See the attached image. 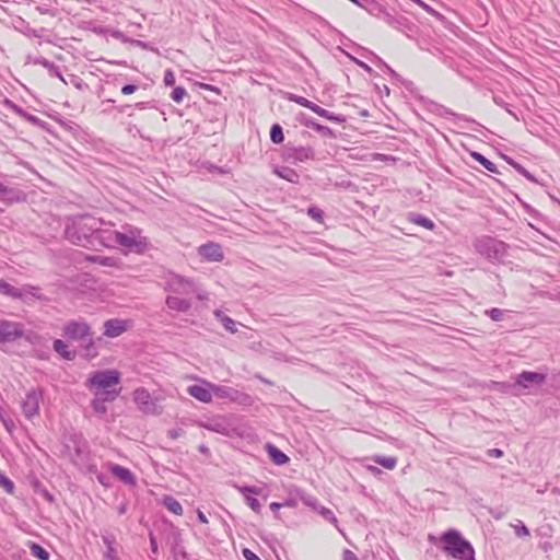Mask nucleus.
Listing matches in <instances>:
<instances>
[{
	"mask_svg": "<svg viewBox=\"0 0 560 560\" xmlns=\"http://www.w3.org/2000/svg\"><path fill=\"white\" fill-rule=\"evenodd\" d=\"M85 388L92 392V408L95 412H107L106 402L116 400L121 393L119 387V372L117 370L94 371L85 378Z\"/></svg>",
	"mask_w": 560,
	"mask_h": 560,
	"instance_id": "nucleus-1",
	"label": "nucleus"
},
{
	"mask_svg": "<svg viewBox=\"0 0 560 560\" xmlns=\"http://www.w3.org/2000/svg\"><path fill=\"white\" fill-rule=\"evenodd\" d=\"M103 225L104 222L94 217L74 218L67 223L65 236L71 243L83 247L94 245V241H100L103 244V236L106 234Z\"/></svg>",
	"mask_w": 560,
	"mask_h": 560,
	"instance_id": "nucleus-2",
	"label": "nucleus"
},
{
	"mask_svg": "<svg viewBox=\"0 0 560 560\" xmlns=\"http://www.w3.org/2000/svg\"><path fill=\"white\" fill-rule=\"evenodd\" d=\"M103 236V245L112 247L115 244L136 253H144L149 246V240L142 235V230L133 225H125L122 231L106 230Z\"/></svg>",
	"mask_w": 560,
	"mask_h": 560,
	"instance_id": "nucleus-3",
	"label": "nucleus"
},
{
	"mask_svg": "<svg viewBox=\"0 0 560 560\" xmlns=\"http://www.w3.org/2000/svg\"><path fill=\"white\" fill-rule=\"evenodd\" d=\"M443 541V550L446 555L457 560H471L472 559V547L465 540L460 534L455 529L446 530L441 536Z\"/></svg>",
	"mask_w": 560,
	"mask_h": 560,
	"instance_id": "nucleus-4",
	"label": "nucleus"
},
{
	"mask_svg": "<svg viewBox=\"0 0 560 560\" xmlns=\"http://www.w3.org/2000/svg\"><path fill=\"white\" fill-rule=\"evenodd\" d=\"M476 250L491 262H502L506 256V244L492 237H482L475 243Z\"/></svg>",
	"mask_w": 560,
	"mask_h": 560,
	"instance_id": "nucleus-5",
	"label": "nucleus"
},
{
	"mask_svg": "<svg viewBox=\"0 0 560 560\" xmlns=\"http://www.w3.org/2000/svg\"><path fill=\"white\" fill-rule=\"evenodd\" d=\"M63 336L73 341L86 340L91 336V328L83 319L70 320L63 325Z\"/></svg>",
	"mask_w": 560,
	"mask_h": 560,
	"instance_id": "nucleus-6",
	"label": "nucleus"
},
{
	"mask_svg": "<svg viewBox=\"0 0 560 560\" xmlns=\"http://www.w3.org/2000/svg\"><path fill=\"white\" fill-rule=\"evenodd\" d=\"M166 289L173 294H191L196 292V283L178 275H171L166 281Z\"/></svg>",
	"mask_w": 560,
	"mask_h": 560,
	"instance_id": "nucleus-7",
	"label": "nucleus"
},
{
	"mask_svg": "<svg viewBox=\"0 0 560 560\" xmlns=\"http://www.w3.org/2000/svg\"><path fill=\"white\" fill-rule=\"evenodd\" d=\"M24 335V326L21 323L0 319V342H12L22 338Z\"/></svg>",
	"mask_w": 560,
	"mask_h": 560,
	"instance_id": "nucleus-8",
	"label": "nucleus"
},
{
	"mask_svg": "<svg viewBox=\"0 0 560 560\" xmlns=\"http://www.w3.org/2000/svg\"><path fill=\"white\" fill-rule=\"evenodd\" d=\"M35 63L40 65L44 68H46L51 75L57 77L65 84H72L78 90H82L83 86H84V83H83L82 79H80L78 75L70 74V75H68V78H65L62 75V73L60 72L59 68L54 62H51V61H49V60H47L45 58L36 59Z\"/></svg>",
	"mask_w": 560,
	"mask_h": 560,
	"instance_id": "nucleus-9",
	"label": "nucleus"
},
{
	"mask_svg": "<svg viewBox=\"0 0 560 560\" xmlns=\"http://www.w3.org/2000/svg\"><path fill=\"white\" fill-rule=\"evenodd\" d=\"M42 395L37 390H32L26 394L23 400V413L26 419L32 420L38 416V409L40 408Z\"/></svg>",
	"mask_w": 560,
	"mask_h": 560,
	"instance_id": "nucleus-10",
	"label": "nucleus"
},
{
	"mask_svg": "<svg viewBox=\"0 0 560 560\" xmlns=\"http://www.w3.org/2000/svg\"><path fill=\"white\" fill-rule=\"evenodd\" d=\"M210 384L206 380H199L198 384L188 385L187 393L190 397L197 399L203 404H210L211 401V389Z\"/></svg>",
	"mask_w": 560,
	"mask_h": 560,
	"instance_id": "nucleus-11",
	"label": "nucleus"
},
{
	"mask_svg": "<svg viewBox=\"0 0 560 560\" xmlns=\"http://www.w3.org/2000/svg\"><path fill=\"white\" fill-rule=\"evenodd\" d=\"M198 253L201 257L209 261L219 262L224 259L222 247L218 243L209 242L203 244L198 248Z\"/></svg>",
	"mask_w": 560,
	"mask_h": 560,
	"instance_id": "nucleus-12",
	"label": "nucleus"
},
{
	"mask_svg": "<svg viewBox=\"0 0 560 560\" xmlns=\"http://www.w3.org/2000/svg\"><path fill=\"white\" fill-rule=\"evenodd\" d=\"M380 18L386 24H388L389 26H392V27H394V28H396L398 31H404L405 28H408V30L410 28V26H409L410 22L404 15L392 13V12H388L386 10H381Z\"/></svg>",
	"mask_w": 560,
	"mask_h": 560,
	"instance_id": "nucleus-13",
	"label": "nucleus"
},
{
	"mask_svg": "<svg viewBox=\"0 0 560 560\" xmlns=\"http://www.w3.org/2000/svg\"><path fill=\"white\" fill-rule=\"evenodd\" d=\"M545 375L537 372H523L518 374L517 381H515V386L529 388L533 386H539L544 384Z\"/></svg>",
	"mask_w": 560,
	"mask_h": 560,
	"instance_id": "nucleus-14",
	"label": "nucleus"
},
{
	"mask_svg": "<svg viewBox=\"0 0 560 560\" xmlns=\"http://www.w3.org/2000/svg\"><path fill=\"white\" fill-rule=\"evenodd\" d=\"M107 470H109V472H112L115 478L122 481L127 486L133 487L136 485V477H133L132 471H130L128 468L117 464H110L107 465Z\"/></svg>",
	"mask_w": 560,
	"mask_h": 560,
	"instance_id": "nucleus-15",
	"label": "nucleus"
},
{
	"mask_svg": "<svg viewBox=\"0 0 560 560\" xmlns=\"http://www.w3.org/2000/svg\"><path fill=\"white\" fill-rule=\"evenodd\" d=\"M127 322L122 319H108L104 323V335L110 338L120 336L127 330Z\"/></svg>",
	"mask_w": 560,
	"mask_h": 560,
	"instance_id": "nucleus-16",
	"label": "nucleus"
},
{
	"mask_svg": "<svg viewBox=\"0 0 560 560\" xmlns=\"http://www.w3.org/2000/svg\"><path fill=\"white\" fill-rule=\"evenodd\" d=\"M132 401H135L138 408L142 409L143 411H149L152 409V407H154L149 390L144 389L143 387H139L132 392Z\"/></svg>",
	"mask_w": 560,
	"mask_h": 560,
	"instance_id": "nucleus-17",
	"label": "nucleus"
},
{
	"mask_svg": "<svg viewBox=\"0 0 560 560\" xmlns=\"http://www.w3.org/2000/svg\"><path fill=\"white\" fill-rule=\"evenodd\" d=\"M240 492L245 494L246 505L250 506L254 513H260V503L255 498V495L260 494V490H258L256 487H243L240 488Z\"/></svg>",
	"mask_w": 560,
	"mask_h": 560,
	"instance_id": "nucleus-18",
	"label": "nucleus"
},
{
	"mask_svg": "<svg viewBox=\"0 0 560 560\" xmlns=\"http://www.w3.org/2000/svg\"><path fill=\"white\" fill-rule=\"evenodd\" d=\"M288 156L295 162H305L314 159V151L311 147L292 148L288 151Z\"/></svg>",
	"mask_w": 560,
	"mask_h": 560,
	"instance_id": "nucleus-19",
	"label": "nucleus"
},
{
	"mask_svg": "<svg viewBox=\"0 0 560 560\" xmlns=\"http://www.w3.org/2000/svg\"><path fill=\"white\" fill-rule=\"evenodd\" d=\"M166 305L170 310L186 313L190 310L191 303L189 300L179 298L177 295H168L166 298Z\"/></svg>",
	"mask_w": 560,
	"mask_h": 560,
	"instance_id": "nucleus-20",
	"label": "nucleus"
},
{
	"mask_svg": "<svg viewBox=\"0 0 560 560\" xmlns=\"http://www.w3.org/2000/svg\"><path fill=\"white\" fill-rule=\"evenodd\" d=\"M210 389H212V398L217 397L225 400L236 399V390L229 386L210 384Z\"/></svg>",
	"mask_w": 560,
	"mask_h": 560,
	"instance_id": "nucleus-21",
	"label": "nucleus"
},
{
	"mask_svg": "<svg viewBox=\"0 0 560 560\" xmlns=\"http://www.w3.org/2000/svg\"><path fill=\"white\" fill-rule=\"evenodd\" d=\"M162 505L165 508V510L168 511V513H172L173 515H183V508L180 506V503L174 499V497L163 495Z\"/></svg>",
	"mask_w": 560,
	"mask_h": 560,
	"instance_id": "nucleus-22",
	"label": "nucleus"
},
{
	"mask_svg": "<svg viewBox=\"0 0 560 560\" xmlns=\"http://www.w3.org/2000/svg\"><path fill=\"white\" fill-rule=\"evenodd\" d=\"M266 452H268L270 459L278 466H283L289 460L288 456L272 444H268V446H266Z\"/></svg>",
	"mask_w": 560,
	"mask_h": 560,
	"instance_id": "nucleus-23",
	"label": "nucleus"
},
{
	"mask_svg": "<svg viewBox=\"0 0 560 560\" xmlns=\"http://www.w3.org/2000/svg\"><path fill=\"white\" fill-rule=\"evenodd\" d=\"M0 293L13 299L23 300V291L2 279H0Z\"/></svg>",
	"mask_w": 560,
	"mask_h": 560,
	"instance_id": "nucleus-24",
	"label": "nucleus"
},
{
	"mask_svg": "<svg viewBox=\"0 0 560 560\" xmlns=\"http://www.w3.org/2000/svg\"><path fill=\"white\" fill-rule=\"evenodd\" d=\"M408 221L417 225L423 226L430 231H432L435 228V224L432 220L415 212L408 214Z\"/></svg>",
	"mask_w": 560,
	"mask_h": 560,
	"instance_id": "nucleus-25",
	"label": "nucleus"
},
{
	"mask_svg": "<svg viewBox=\"0 0 560 560\" xmlns=\"http://www.w3.org/2000/svg\"><path fill=\"white\" fill-rule=\"evenodd\" d=\"M214 316L228 331H230V332L236 331V323L231 317L225 315L222 311L215 310Z\"/></svg>",
	"mask_w": 560,
	"mask_h": 560,
	"instance_id": "nucleus-26",
	"label": "nucleus"
},
{
	"mask_svg": "<svg viewBox=\"0 0 560 560\" xmlns=\"http://www.w3.org/2000/svg\"><path fill=\"white\" fill-rule=\"evenodd\" d=\"M275 173L279 177H281L290 183H298V180H299V174L290 167H285V166L277 167V168H275Z\"/></svg>",
	"mask_w": 560,
	"mask_h": 560,
	"instance_id": "nucleus-27",
	"label": "nucleus"
},
{
	"mask_svg": "<svg viewBox=\"0 0 560 560\" xmlns=\"http://www.w3.org/2000/svg\"><path fill=\"white\" fill-rule=\"evenodd\" d=\"M30 552H32V556L39 560H49V552L46 551L40 545L36 542H30L28 545Z\"/></svg>",
	"mask_w": 560,
	"mask_h": 560,
	"instance_id": "nucleus-28",
	"label": "nucleus"
},
{
	"mask_svg": "<svg viewBox=\"0 0 560 560\" xmlns=\"http://www.w3.org/2000/svg\"><path fill=\"white\" fill-rule=\"evenodd\" d=\"M22 338H25L26 341H28L32 346H45V339L37 332L33 330H25Z\"/></svg>",
	"mask_w": 560,
	"mask_h": 560,
	"instance_id": "nucleus-29",
	"label": "nucleus"
},
{
	"mask_svg": "<svg viewBox=\"0 0 560 560\" xmlns=\"http://www.w3.org/2000/svg\"><path fill=\"white\" fill-rule=\"evenodd\" d=\"M472 158L476 161H478L487 171H489L491 173H498L497 165L493 162H491L490 160H488L487 158H485L482 154H480L478 152H474Z\"/></svg>",
	"mask_w": 560,
	"mask_h": 560,
	"instance_id": "nucleus-30",
	"label": "nucleus"
},
{
	"mask_svg": "<svg viewBox=\"0 0 560 560\" xmlns=\"http://www.w3.org/2000/svg\"><path fill=\"white\" fill-rule=\"evenodd\" d=\"M373 460H374V463H376V465L383 466L384 468H386L388 470H393L395 467V464L397 463V462H395L394 457H384V456H374Z\"/></svg>",
	"mask_w": 560,
	"mask_h": 560,
	"instance_id": "nucleus-31",
	"label": "nucleus"
},
{
	"mask_svg": "<svg viewBox=\"0 0 560 560\" xmlns=\"http://www.w3.org/2000/svg\"><path fill=\"white\" fill-rule=\"evenodd\" d=\"M20 290L23 291V300L28 295L32 298L38 299V300L42 299V295L39 292L40 289L38 287L25 284L22 288H20Z\"/></svg>",
	"mask_w": 560,
	"mask_h": 560,
	"instance_id": "nucleus-32",
	"label": "nucleus"
},
{
	"mask_svg": "<svg viewBox=\"0 0 560 560\" xmlns=\"http://www.w3.org/2000/svg\"><path fill=\"white\" fill-rule=\"evenodd\" d=\"M270 139L273 143H281L284 139L280 125H273L270 130Z\"/></svg>",
	"mask_w": 560,
	"mask_h": 560,
	"instance_id": "nucleus-33",
	"label": "nucleus"
},
{
	"mask_svg": "<svg viewBox=\"0 0 560 560\" xmlns=\"http://www.w3.org/2000/svg\"><path fill=\"white\" fill-rule=\"evenodd\" d=\"M0 488L9 494L13 493V482L2 471H0Z\"/></svg>",
	"mask_w": 560,
	"mask_h": 560,
	"instance_id": "nucleus-34",
	"label": "nucleus"
},
{
	"mask_svg": "<svg viewBox=\"0 0 560 560\" xmlns=\"http://www.w3.org/2000/svg\"><path fill=\"white\" fill-rule=\"evenodd\" d=\"M187 92L183 86H177L173 90L171 97L174 102L180 103L186 96Z\"/></svg>",
	"mask_w": 560,
	"mask_h": 560,
	"instance_id": "nucleus-35",
	"label": "nucleus"
},
{
	"mask_svg": "<svg viewBox=\"0 0 560 560\" xmlns=\"http://www.w3.org/2000/svg\"><path fill=\"white\" fill-rule=\"evenodd\" d=\"M486 314L492 319V320H495V322H499V320H502L503 319V315H504V312L500 308H491V310H488L486 311Z\"/></svg>",
	"mask_w": 560,
	"mask_h": 560,
	"instance_id": "nucleus-36",
	"label": "nucleus"
},
{
	"mask_svg": "<svg viewBox=\"0 0 560 560\" xmlns=\"http://www.w3.org/2000/svg\"><path fill=\"white\" fill-rule=\"evenodd\" d=\"M289 100L303 106V107H306V106H308V104H311V101H308L307 98H305L303 96L294 95V94H291L289 96Z\"/></svg>",
	"mask_w": 560,
	"mask_h": 560,
	"instance_id": "nucleus-37",
	"label": "nucleus"
},
{
	"mask_svg": "<svg viewBox=\"0 0 560 560\" xmlns=\"http://www.w3.org/2000/svg\"><path fill=\"white\" fill-rule=\"evenodd\" d=\"M307 213L314 220L320 221L323 219V211L316 207L308 208Z\"/></svg>",
	"mask_w": 560,
	"mask_h": 560,
	"instance_id": "nucleus-38",
	"label": "nucleus"
},
{
	"mask_svg": "<svg viewBox=\"0 0 560 560\" xmlns=\"http://www.w3.org/2000/svg\"><path fill=\"white\" fill-rule=\"evenodd\" d=\"M320 515L324 516V518L328 520L331 524H336V517L334 516L332 512L326 508H322Z\"/></svg>",
	"mask_w": 560,
	"mask_h": 560,
	"instance_id": "nucleus-39",
	"label": "nucleus"
},
{
	"mask_svg": "<svg viewBox=\"0 0 560 560\" xmlns=\"http://www.w3.org/2000/svg\"><path fill=\"white\" fill-rule=\"evenodd\" d=\"M164 83L167 86H172L175 83V75L171 70L165 71Z\"/></svg>",
	"mask_w": 560,
	"mask_h": 560,
	"instance_id": "nucleus-40",
	"label": "nucleus"
},
{
	"mask_svg": "<svg viewBox=\"0 0 560 560\" xmlns=\"http://www.w3.org/2000/svg\"><path fill=\"white\" fill-rule=\"evenodd\" d=\"M93 261H97L103 266H113L114 259L110 257H93L91 258Z\"/></svg>",
	"mask_w": 560,
	"mask_h": 560,
	"instance_id": "nucleus-41",
	"label": "nucleus"
},
{
	"mask_svg": "<svg viewBox=\"0 0 560 560\" xmlns=\"http://www.w3.org/2000/svg\"><path fill=\"white\" fill-rule=\"evenodd\" d=\"M340 560H360V559H358V556H355L353 551L343 549L342 555H340Z\"/></svg>",
	"mask_w": 560,
	"mask_h": 560,
	"instance_id": "nucleus-42",
	"label": "nucleus"
},
{
	"mask_svg": "<svg viewBox=\"0 0 560 560\" xmlns=\"http://www.w3.org/2000/svg\"><path fill=\"white\" fill-rule=\"evenodd\" d=\"M243 557H245V560H261L255 552L246 548L243 549Z\"/></svg>",
	"mask_w": 560,
	"mask_h": 560,
	"instance_id": "nucleus-43",
	"label": "nucleus"
},
{
	"mask_svg": "<svg viewBox=\"0 0 560 560\" xmlns=\"http://www.w3.org/2000/svg\"><path fill=\"white\" fill-rule=\"evenodd\" d=\"M137 89L138 88L135 84H127V85L122 86L121 92H122V94L128 95V94L136 92Z\"/></svg>",
	"mask_w": 560,
	"mask_h": 560,
	"instance_id": "nucleus-44",
	"label": "nucleus"
},
{
	"mask_svg": "<svg viewBox=\"0 0 560 560\" xmlns=\"http://www.w3.org/2000/svg\"><path fill=\"white\" fill-rule=\"evenodd\" d=\"M502 454H503L502 451L499 448L488 450V456H490L492 458H501Z\"/></svg>",
	"mask_w": 560,
	"mask_h": 560,
	"instance_id": "nucleus-45",
	"label": "nucleus"
},
{
	"mask_svg": "<svg viewBox=\"0 0 560 560\" xmlns=\"http://www.w3.org/2000/svg\"><path fill=\"white\" fill-rule=\"evenodd\" d=\"M67 345L61 339H56L54 341V349L52 350H66Z\"/></svg>",
	"mask_w": 560,
	"mask_h": 560,
	"instance_id": "nucleus-46",
	"label": "nucleus"
},
{
	"mask_svg": "<svg viewBox=\"0 0 560 560\" xmlns=\"http://www.w3.org/2000/svg\"><path fill=\"white\" fill-rule=\"evenodd\" d=\"M509 163L521 174V175H524L525 172L527 171L524 166H522L521 164L510 160Z\"/></svg>",
	"mask_w": 560,
	"mask_h": 560,
	"instance_id": "nucleus-47",
	"label": "nucleus"
},
{
	"mask_svg": "<svg viewBox=\"0 0 560 560\" xmlns=\"http://www.w3.org/2000/svg\"><path fill=\"white\" fill-rule=\"evenodd\" d=\"M419 5L422 9H424L427 12H429L430 14L438 15V12L433 8H431L429 4H427L425 2L421 1V3Z\"/></svg>",
	"mask_w": 560,
	"mask_h": 560,
	"instance_id": "nucleus-48",
	"label": "nucleus"
},
{
	"mask_svg": "<svg viewBox=\"0 0 560 560\" xmlns=\"http://www.w3.org/2000/svg\"><path fill=\"white\" fill-rule=\"evenodd\" d=\"M197 296L198 300H207L208 299V294L201 290H199L197 287H196V292H194Z\"/></svg>",
	"mask_w": 560,
	"mask_h": 560,
	"instance_id": "nucleus-49",
	"label": "nucleus"
},
{
	"mask_svg": "<svg viewBox=\"0 0 560 560\" xmlns=\"http://www.w3.org/2000/svg\"><path fill=\"white\" fill-rule=\"evenodd\" d=\"M517 535H518V537H527V535H528L527 527H525L524 525L517 527Z\"/></svg>",
	"mask_w": 560,
	"mask_h": 560,
	"instance_id": "nucleus-50",
	"label": "nucleus"
},
{
	"mask_svg": "<svg viewBox=\"0 0 560 560\" xmlns=\"http://www.w3.org/2000/svg\"><path fill=\"white\" fill-rule=\"evenodd\" d=\"M318 116L327 118V119H332V117L330 116L329 112L326 110L323 107L319 109Z\"/></svg>",
	"mask_w": 560,
	"mask_h": 560,
	"instance_id": "nucleus-51",
	"label": "nucleus"
},
{
	"mask_svg": "<svg viewBox=\"0 0 560 560\" xmlns=\"http://www.w3.org/2000/svg\"><path fill=\"white\" fill-rule=\"evenodd\" d=\"M198 520L201 524H208V518H206L205 514L201 511H198Z\"/></svg>",
	"mask_w": 560,
	"mask_h": 560,
	"instance_id": "nucleus-52",
	"label": "nucleus"
},
{
	"mask_svg": "<svg viewBox=\"0 0 560 560\" xmlns=\"http://www.w3.org/2000/svg\"><path fill=\"white\" fill-rule=\"evenodd\" d=\"M201 88L206 89V90L214 91V92L219 91L218 88L210 85V84H201Z\"/></svg>",
	"mask_w": 560,
	"mask_h": 560,
	"instance_id": "nucleus-53",
	"label": "nucleus"
},
{
	"mask_svg": "<svg viewBox=\"0 0 560 560\" xmlns=\"http://www.w3.org/2000/svg\"><path fill=\"white\" fill-rule=\"evenodd\" d=\"M281 508H282V504L279 503V502H271L270 503V509L273 510V511H276L278 509H281Z\"/></svg>",
	"mask_w": 560,
	"mask_h": 560,
	"instance_id": "nucleus-54",
	"label": "nucleus"
},
{
	"mask_svg": "<svg viewBox=\"0 0 560 560\" xmlns=\"http://www.w3.org/2000/svg\"><path fill=\"white\" fill-rule=\"evenodd\" d=\"M523 176L530 182H536L535 177L528 171H526Z\"/></svg>",
	"mask_w": 560,
	"mask_h": 560,
	"instance_id": "nucleus-55",
	"label": "nucleus"
},
{
	"mask_svg": "<svg viewBox=\"0 0 560 560\" xmlns=\"http://www.w3.org/2000/svg\"><path fill=\"white\" fill-rule=\"evenodd\" d=\"M74 352H62V358H65L66 360H72V354Z\"/></svg>",
	"mask_w": 560,
	"mask_h": 560,
	"instance_id": "nucleus-56",
	"label": "nucleus"
},
{
	"mask_svg": "<svg viewBox=\"0 0 560 560\" xmlns=\"http://www.w3.org/2000/svg\"><path fill=\"white\" fill-rule=\"evenodd\" d=\"M7 192H8V188L3 184L0 183V194L4 195Z\"/></svg>",
	"mask_w": 560,
	"mask_h": 560,
	"instance_id": "nucleus-57",
	"label": "nucleus"
},
{
	"mask_svg": "<svg viewBox=\"0 0 560 560\" xmlns=\"http://www.w3.org/2000/svg\"><path fill=\"white\" fill-rule=\"evenodd\" d=\"M360 66H361L364 70H366L368 72H371V71H372L371 67H369V66H368V65H365L364 62H360Z\"/></svg>",
	"mask_w": 560,
	"mask_h": 560,
	"instance_id": "nucleus-58",
	"label": "nucleus"
},
{
	"mask_svg": "<svg viewBox=\"0 0 560 560\" xmlns=\"http://www.w3.org/2000/svg\"><path fill=\"white\" fill-rule=\"evenodd\" d=\"M316 104L311 102V104H308V106H306V108L311 109L313 112V108H315Z\"/></svg>",
	"mask_w": 560,
	"mask_h": 560,
	"instance_id": "nucleus-59",
	"label": "nucleus"
},
{
	"mask_svg": "<svg viewBox=\"0 0 560 560\" xmlns=\"http://www.w3.org/2000/svg\"><path fill=\"white\" fill-rule=\"evenodd\" d=\"M320 108V106L316 105L315 108H313V112L318 115Z\"/></svg>",
	"mask_w": 560,
	"mask_h": 560,
	"instance_id": "nucleus-60",
	"label": "nucleus"
},
{
	"mask_svg": "<svg viewBox=\"0 0 560 560\" xmlns=\"http://www.w3.org/2000/svg\"><path fill=\"white\" fill-rule=\"evenodd\" d=\"M136 44L137 45H142V43L140 40H136Z\"/></svg>",
	"mask_w": 560,
	"mask_h": 560,
	"instance_id": "nucleus-61",
	"label": "nucleus"
},
{
	"mask_svg": "<svg viewBox=\"0 0 560 560\" xmlns=\"http://www.w3.org/2000/svg\"><path fill=\"white\" fill-rule=\"evenodd\" d=\"M351 1H352V2H354V3H357V4H359L358 0H351Z\"/></svg>",
	"mask_w": 560,
	"mask_h": 560,
	"instance_id": "nucleus-62",
	"label": "nucleus"
}]
</instances>
